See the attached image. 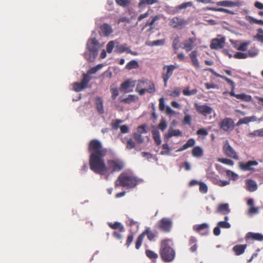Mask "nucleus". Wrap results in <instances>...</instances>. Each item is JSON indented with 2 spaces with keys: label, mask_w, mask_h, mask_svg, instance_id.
<instances>
[{
  "label": "nucleus",
  "mask_w": 263,
  "mask_h": 263,
  "mask_svg": "<svg viewBox=\"0 0 263 263\" xmlns=\"http://www.w3.org/2000/svg\"><path fill=\"white\" fill-rule=\"evenodd\" d=\"M89 152L90 168L96 173L105 175L107 168L103 158L106 155V149L103 148L100 141L94 139L90 142Z\"/></svg>",
  "instance_id": "nucleus-1"
},
{
  "label": "nucleus",
  "mask_w": 263,
  "mask_h": 263,
  "mask_svg": "<svg viewBox=\"0 0 263 263\" xmlns=\"http://www.w3.org/2000/svg\"><path fill=\"white\" fill-rule=\"evenodd\" d=\"M172 241L171 239H165L161 242L160 255L165 261H171L175 258V252L172 248Z\"/></svg>",
  "instance_id": "nucleus-2"
},
{
  "label": "nucleus",
  "mask_w": 263,
  "mask_h": 263,
  "mask_svg": "<svg viewBox=\"0 0 263 263\" xmlns=\"http://www.w3.org/2000/svg\"><path fill=\"white\" fill-rule=\"evenodd\" d=\"M136 82V91L140 96L144 95L146 92L154 93L156 91L154 83L150 80L142 79Z\"/></svg>",
  "instance_id": "nucleus-3"
},
{
  "label": "nucleus",
  "mask_w": 263,
  "mask_h": 263,
  "mask_svg": "<svg viewBox=\"0 0 263 263\" xmlns=\"http://www.w3.org/2000/svg\"><path fill=\"white\" fill-rule=\"evenodd\" d=\"M87 49L89 52L84 54L85 59L90 61H93L98 53V50L100 48L99 42L95 39H90L87 42Z\"/></svg>",
  "instance_id": "nucleus-4"
},
{
  "label": "nucleus",
  "mask_w": 263,
  "mask_h": 263,
  "mask_svg": "<svg viewBox=\"0 0 263 263\" xmlns=\"http://www.w3.org/2000/svg\"><path fill=\"white\" fill-rule=\"evenodd\" d=\"M137 183L136 178L126 173L121 174L116 182V186H123L127 188L135 187Z\"/></svg>",
  "instance_id": "nucleus-5"
},
{
  "label": "nucleus",
  "mask_w": 263,
  "mask_h": 263,
  "mask_svg": "<svg viewBox=\"0 0 263 263\" xmlns=\"http://www.w3.org/2000/svg\"><path fill=\"white\" fill-rule=\"evenodd\" d=\"M123 162L118 159L110 160L107 162V173L121 171L124 167Z\"/></svg>",
  "instance_id": "nucleus-6"
},
{
  "label": "nucleus",
  "mask_w": 263,
  "mask_h": 263,
  "mask_svg": "<svg viewBox=\"0 0 263 263\" xmlns=\"http://www.w3.org/2000/svg\"><path fill=\"white\" fill-rule=\"evenodd\" d=\"M223 151L224 154L230 158H232L235 160H238L239 157L237 155L236 152L235 150L232 148V147L230 145L229 142L226 141L223 147Z\"/></svg>",
  "instance_id": "nucleus-7"
},
{
  "label": "nucleus",
  "mask_w": 263,
  "mask_h": 263,
  "mask_svg": "<svg viewBox=\"0 0 263 263\" xmlns=\"http://www.w3.org/2000/svg\"><path fill=\"white\" fill-rule=\"evenodd\" d=\"M173 222L168 218H163L158 222V227L162 231L169 232L172 227Z\"/></svg>",
  "instance_id": "nucleus-8"
},
{
  "label": "nucleus",
  "mask_w": 263,
  "mask_h": 263,
  "mask_svg": "<svg viewBox=\"0 0 263 263\" xmlns=\"http://www.w3.org/2000/svg\"><path fill=\"white\" fill-rule=\"evenodd\" d=\"M136 81L128 79L122 83L120 86V90L125 92H130L134 90L136 85Z\"/></svg>",
  "instance_id": "nucleus-9"
},
{
  "label": "nucleus",
  "mask_w": 263,
  "mask_h": 263,
  "mask_svg": "<svg viewBox=\"0 0 263 263\" xmlns=\"http://www.w3.org/2000/svg\"><path fill=\"white\" fill-rule=\"evenodd\" d=\"M220 127L224 131L232 130L235 127V124L232 119L226 118L221 122Z\"/></svg>",
  "instance_id": "nucleus-10"
},
{
  "label": "nucleus",
  "mask_w": 263,
  "mask_h": 263,
  "mask_svg": "<svg viewBox=\"0 0 263 263\" xmlns=\"http://www.w3.org/2000/svg\"><path fill=\"white\" fill-rule=\"evenodd\" d=\"M258 163L256 161H249L246 163L240 162L239 163V167L243 171H253L254 167L257 166Z\"/></svg>",
  "instance_id": "nucleus-11"
},
{
  "label": "nucleus",
  "mask_w": 263,
  "mask_h": 263,
  "mask_svg": "<svg viewBox=\"0 0 263 263\" xmlns=\"http://www.w3.org/2000/svg\"><path fill=\"white\" fill-rule=\"evenodd\" d=\"M195 107L197 111L202 114L203 116L206 117L208 115L211 114L213 112H214L213 109L207 105H198L197 104H195Z\"/></svg>",
  "instance_id": "nucleus-12"
},
{
  "label": "nucleus",
  "mask_w": 263,
  "mask_h": 263,
  "mask_svg": "<svg viewBox=\"0 0 263 263\" xmlns=\"http://www.w3.org/2000/svg\"><path fill=\"white\" fill-rule=\"evenodd\" d=\"M224 42V37L214 39L211 41L210 47L211 49H218L222 48L223 47Z\"/></svg>",
  "instance_id": "nucleus-13"
},
{
  "label": "nucleus",
  "mask_w": 263,
  "mask_h": 263,
  "mask_svg": "<svg viewBox=\"0 0 263 263\" xmlns=\"http://www.w3.org/2000/svg\"><path fill=\"white\" fill-rule=\"evenodd\" d=\"M186 24V21L177 17L172 18L170 21V25L174 28H181L185 26Z\"/></svg>",
  "instance_id": "nucleus-14"
},
{
  "label": "nucleus",
  "mask_w": 263,
  "mask_h": 263,
  "mask_svg": "<svg viewBox=\"0 0 263 263\" xmlns=\"http://www.w3.org/2000/svg\"><path fill=\"white\" fill-rule=\"evenodd\" d=\"M245 187L248 191L253 192L257 190V184L256 182L252 179H247L245 181Z\"/></svg>",
  "instance_id": "nucleus-15"
},
{
  "label": "nucleus",
  "mask_w": 263,
  "mask_h": 263,
  "mask_svg": "<svg viewBox=\"0 0 263 263\" xmlns=\"http://www.w3.org/2000/svg\"><path fill=\"white\" fill-rule=\"evenodd\" d=\"M195 41V38H190L184 41L182 44V48L187 52L191 51L193 48V44Z\"/></svg>",
  "instance_id": "nucleus-16"
},
{
  "label": "nucleus",
  "mask_w": 263,
  "mask_h": 263,
  "mask_svg": "<svg viewBox=\"0 0 263 263\" xmlns=\"http://www.w3.org/2000/svg\"><path fill=\"white\" fill-rule=\"evenodd\" d=\"M189 56L191 59L193 66L196 69H199L200 68V65L197 58V51H193L190 53Z\"/></svg>",
  "instance_id": "nucleus-17"
},
{
  "label": "nucleus",
  "mask_w": 263,
  "mask_h": 263,
  "mask_svg": "<svg viewBox=\"0 0 263 263\" xmlns=\"http://www.w3.org/2000/svg\"><path fill=\"white\" fill-rule=\"evenodd\" d=\"M179 136H181V132L179 129H169L167 132L164 135V138L165 140L168 142L172 137Z\"/></svg>",
  "instance_id": "nucleus-18"
},
{
  "label": "nucleus",
  "mask_w": 263,
  "mask_h": 263,
  "mask_svg": "<svg viewBox=\"0 0 263 263\" xmlns=\"http://www.w3.org/2000/svg\"><path fill=\"white\" fill-rule=\"evenodd\" d=\"M257 121V118L255 116H253L251 117H246L240 119L237 123L236 126H240L242 124H247L251 122H255Z\"/></svg>",
  "instance_id": "nucleus-19"
},
{
  "label": "nucleus",
  "mask_w": 263,
  "mask_h": 263,
  "mask_svg": "<svg viewBox=\"0 0 263 263\" xmlns=\"http://www.w3.org/2000/svg\"><path fill=\"white\" fill-rule=\"evenodd\" d=\"M165 68L166 69V72L163 74V78L164 81H167L172 76L173 72L175 69V67L174 65H171L164 66L163 69Z\"/></svg>",
  "instance_id": "nucleus-20"
},
{
  "label": "nucleus",
  "mask_w": 263,
  "mask_h": 263,
  "mask_svg": "<svg viewBox=\"0 0 263 263\" xmlns=\"http://www.w3.org/2000/svg\"><path fill=\"white\" fill-rule=\"evenodd\" d=\"M216 5L217 6L229 7L239 6V4L238 2H232V1H222L217 2L216 3Z\"/></svg>",
  "instance_id": "nucleus-21"
},
{
  "label": "nucleus",
  "mask_w": 263,
  "mask_h": 263,
  "mask_svg": "<svg viewBox=\"0 0 263 263\" xmlns=\"http://www.w3.org/2000/svg\"><path fill=\"white\" fill-rule=\"evenodd\" d=\"M247 245H238L233 247V250L236 255L243 254L247 248Z\"/></svg>",
  "instance_id": "nucleus-22"
},
{
  "label": "nucleus",
  "mask_w": 263,
  "mask_h": 263,
  "mask_svg": "<svg viewBox=\"0 0 263 263\" xmlns=\"http://www.w3.org/2000/svg\"><path fill=\"white\" fill-rule=\"evenodd\" d=\"M192 154L193 157L197 158L201 157L203 155V149L199 146H195L192 149Z\"/></svg>",
  "instance_id": "nucleus-23"
},
{
  "label": "nucleus",
  "mask_w": 263,
  "mask_h": 263,
  "mask_svg": "<svg viewBox=\"0 0 263 263\" xmlns=\"http://www.w3.org/2000/svg\"><path fill=\"white\" fill-rule=\"evenodd\" d=\"M247 237L252 239L263 241V235L260 233L249 232L247 234Z\"/></svg>",
  "instance_id": "nucleus-24"
},
{
  "label": "nucleus",
  "mask_w": 263,
  "mask_h": 263,
  "mask_svg": "<svg viewBox=\"0 0 263 263\" xmlns=\"http://www.w3.org/2000/svg\"><path fill=\"white\" fill-rule=\"evenodd\" d=\"M209 228V225L206 223H203L201 224L198 225H195L193 227L194 230L198 232H201L202 230H205L206 232L204 233V234L208 233V229Z\"/></svg>",
  "instance_id": "nucleus-25"
},
{
  "label": "nucleus",
  "mask_w": 263,
  "mask_h": 263,
  "mask_svg": "<svg viewBox=\"0 0 263 263\" xmlns=\"http://www.w3.org/2000/svg\"><path fill=\"white\" fill-rule=\"evenodd\" d=\"M102 33L105 36L109 35L112 32V29L111 26L107 24H103L101 27Z\"/></svg>",
  "instance_id": "nucleus-26"
},
{
  "label": "nucleus",
  "mask_w": 263,
  "mask_h": 263,
  "mask_svg": "<svg viewBox=\"0 0 263 263\" xmlns=\"http://www.w3.org/2000/svg\"><path fill=\"white\" fill-rule=\"evenodd\" d=\"M195 141L194 139H190L182 147L178 149L176 152H181L194 145Z\"/></svg>",
  "instance_id": "nucleus-27"
},
{
  "label": "nucleus",
  "mask_w": 263,
  "mask_h": 263,
  "mask_svg": "<svg viewBox=\"0 0 263 263\" xmlns=\"http://www.w3.org/2000/svg\"><path fill=\"white\" fill-rule=\"evenodd\" d=\"M152 133L153 138H154L156 143L158 145H160L161 143V137H160V133H159V131L158 130L155 129V130H153Z\"/></svg>",
  "instance_id": "nucleus-28"
},
{
  "label": "nucleus",
  "mask_w": 263,
  "mask_h": 263,
  "mask_svg": "<svg viewBox=\"0 0 263 263\" xmlns=\"http://www.w3.org/2000/svg\"><path fill=\"white\" fill-rule=\"evenodd\" d=\"M259 54V50L257 48L254 47L248 50L247 53V58H253L256 57Z\"/></svg>",
  "instance_id": "nucleus-29"
},
{
  "label": "nucleus",
  "mask_w": 263,
  "mask_h": 263,
  "mask_svg": "<svg viewBox=\"0 0 263 263\" xmlns=\"http://www.w3.org/2000/svg\"><path fill=\"white\" fill-rule=\"evenodd\" d=\"M118 44L119 43L116 41H109L106 45L107 52L109 53H111L115 46Z\"/></svg>",
  "instance_id": "nucleus-30"
},
{
  "label": "nucleus",
  "mask_w": 263,
  "mask_h": 263,
  "mask_svg": "<svg viewBox=\"0 0 263 263\" xmlns=\"http://www.w3.org/2000/svg\"><path fill=\"white\" fill-rule=\"evenodd\" d=\"M251 44L250 41L241 43L238 47L234 46V48L238 50L245 51L247 49L248 46Z\"/></svg>",
  "instance_id": "nucleus-31"
},
{
  "label": "nucleus",
  "mask_w": 263,
  "mask_h": 263,
  "mask_svg": "<svg viewBox=\"0 0 263 263\" xmlns=\"http://www.w3.org/2000/svg\"><path fill=\"white\" fill-rule=\"evenodd\" d=\"M96 105L98 111L100 114L104 113V108L103 105V100L101 98H98L96 100Z\"/></svg>",
  "instance_id": "nucleus-32"
},
{
  "label": "nucleus",
  "mask_w": 263,
  "mask_h": 263,
  "mask_svg": "<svg viewBox=\"0 0 263 263\" xmlns=\"http://www.w3.org/2000/svg\"><path fill=\"white\" fill-rule=\"evenodd\" d=\"M236 98L241 100L249 102L252 99V97L250 95H246L245 93L238 94L236 96Z\"/></svg>",
  "instance_id": "nucleus-33"
},
{
  "label": "nucleus",
  "mask_w": 263,
  "mask_h": 263,
  "mask_svg": "<svg viewBox=\"0 0 263 263\" xmlns=\"http://www.w3.org/2000/svg\"><path fill=\"white\" fill-rule=\"evenodd\" d=\"M137 97L134 95H129L126 98L122 99L121 100V102H123L126 104H130L136 101Z\"/></svg>",
  "instance_id": "nucleus-34"
},
{
  "label": "nucleus",
  "mask_w": 263,
  "mask_h": 263,
  "mask_svg": "<svg viewBox=\"0 0 263 263\" xmlns=\"http://www.w3.org/2000/svg\"><path fill=\"white\" fill-rule=\"evenodd\" d=\"M139 67V64L138 62L136 60H132L128 62L125 68L127 69H132L135 68H137Z\"/></svg>",
  "instance_id": "nucleus-35"
},
{
  "label": "nucleus",
  "mask_w": 263,
  "mask_h": 263,
  "mask_svg": "<svg viewBox=\"0 0 263 263\" xmlns=\"http://www.w3.org/2000/svg\"><path fill=\"white\" fill-rule=\"evenodd\" d=\"M183 94L186 96H190L191 95H195L197 92L196 89H192V90H189V87H186L183 90Z\"/></svg>",
  "instance_id": "nucleus-36"
},
{
  "label": "nucleus",
  "mask_w": 263,
  "mask_h": 263,
  "mask_svg": "<svg viewBox=\"0 0 263 263\" xmlns=\"http://www.w3.org/2000/svg\"><path fill=\"white\" fill-rule=\"evenodd\" d=\"M109 225L113 229H119L121 231L124 230L123 226L120 222H116L114 223H109Z\"/></svg>",
  "instance_id": "nucleus-37"
},
{
  "label": "nucleus",
  "mask_w": 263,
  "mask_h": 263,
  "mask_svg": "<svg viewBox=\"0 0 263 263\" xmlns=\"http://www.w3.org/2000/svg\"><path fill=\"white\" fill-rule=\"evenodd\" d=\"M164 43L165 40L161 39L150 42L149 43H147V45L150 46H161L164 45Z\"/></svg>",
  "instance_id": "nucleus-38"
},
{
  "label": "nucleus",
  "mask_w": 263,
  "mask_h": 263,
  "mask_svg": "<svg viewBox=\"0 0 263 263\" xmlns=\"http://www.w3.org/2000/svg\"><path fill=\"white\" fill-rule=\"evenodd\" d=\"M90 78L89 76V75L84 73V74H83V79H82L81 83L85 88L87 87V84L89 83V82L90 81Z\"/></svg>",
  "instance_id": "nucleus-39"
},
{
  "label": "nucleus",
  "mask_w": 263,
  "mask_h": 263,
  "mask_svg": "<svg viewBox=\"0 0 263 263\" xmlns=\"http://www.w3.org/2000/svg\"><path fill=\"white\" fill-rule=\"evenodd\" d=\"M218 210L219 212L226 211L227 213L230 212L229 204L228 203H222L219 205Z\"/></svg>",
  "instance_id": "nucleus-40"
},
{
  "label": "nucleus",
  "mask_w": 263,
  "mask_h": 263,
  "mask_svg": "<svg viewBox=\"0 0 263 263\" xmlns=\"http://www.w3.org/2000/svg\"><path fill=\"white\" fill-rule=\"evenodd\" d=\"M168 94L172 97L176 98L180 96V91L179 88H175L173 91H168Z\"/></svg>",
  "instance_id": "nucleus-41"
},
{
  "label": "nucleus",
  "mask_w": 263,
  "mask_h": 263,
  "mask_svg": "<svg viewBox=\"0 0 263 263\" xmlns=\"http://www.w3.org/2000/svg\"><path fill=\"white\" fill-rule=\"evenodd\" d=\"M254 38L258 41L263 43V29L259 28L258 29L257 34L254 36Z\"/></svg>",
  "instance_id": "nucleus-42"
},
{
  "label": "nucleus",
  "mask_w": 263,
  "mask_h": 263,
  "mask_svg": "<svg viewBox=\"0 0 263 263\" xmlns=\"http://www.w3.org/2000/svg\"><path fill=\"white\" fill-rule=\"evenodd\" d=\"M134 138L136 141L139 143H142L144 142V138L142 136L141 134L139 133H134L133 134Z\"/></svg>",
  "instance_id": "nucleus-43"
},
{
  "label": "nucleus",
  "mask_w": 263,
  "mask_h": 263,
  "mask_svg": "<svg viewBox=\"0 0 263 263\" xmlns=\"http://www.w3.org/2000/svg\"><path fill=\"white\" fill-rule=\"evenodd\" d=\"M227 175L233 180H236L238 178V175L235 172L230 170L226 171Z\"/></svg>",
  "instance_id": "nucleus-44"
},
{
  "label": "nucleus",
  "mask_w": 263,
  "mask_h": 263,
  "mask_svg": "<svg viewBox=\"0 0 263 263\" xmlns=\"http://www.w3.org/2000/svg\"><path fill=\"white\" fill-rule=\"evenodd\" d=\"M142 233H144V236L147 235L148 239L149 240H152L155 237V235L151 231L149 228H147Z\"/></svg>",
  "instance_id": "nucleus-45"
},
{
  "label": "nucleus",
  "mask_w": 263,
  "mask_h": 263,
  "mask_svg": "<svg viewBox=\"0 0 263 263\" xmlns=\"http://www.w3.org/2000/svg\"><path fill=\"white\" fill-rule=\"evenodd\" d=\"M218 161L230 166H233L234 165V162L232 160L227 158H219L218 159Z\"/></svg>",
  "instance_id": "nucleus-46"
},
{
  "label": "nucleus",
  "mask_w": 263,
  "mask_h": 263,
  "mask_svg": "<svg viewBox=\"0 0 263 263\" xmlns=\"http://www.w3.org/2000/svg\"><path fill=\"white\" fill-rule=\"evenodd\" d=\"M140 2L139 3V5L140 6L143 5H152L158 2V0H139Z\"/></svg>",
  "instance_id": "nucleus-47"
},
{
  "label": "nucleus",
  "mask_w": 263,
  "mask_h": 263,
  "mask_svg": "<svg viewBox=\"0 0 263 263\" xmlns=\"http://www.w3.org/2000/svg\"><path fill=\"white\" fill-rule=\"evenodd\" d=\"M84 88V87L82 85L81 83L76 82L73 84V89L75 91L79 92L82 90Z\"/></svg>",
  "instance_id": "nucleus-48"
},
{
  "label": "nucleus",
  "mask_w": 263,
  "mask_h": 263,
  "mask_svg": "<svg viewBox=\"0 0 263 263\" xmlns=\"http://www.w3.org/2000/svg\"><path fill=\"white\" fill-rule=\"evenodd\" d=\"M144 237V233H142L139 236L136 243V248L139 249L142 244L143 238Z\"/></svg>",
  "instance_id": "nucleus-49"
},
{
  "label": "nucleus",
  "mask_w": 263,
  "mask_h": 263,
  "mask_svg": "<svg viewBox=\"0 0 263 263\" xmlns=\"http://www.w3.org/2000/svg\"><path fill=\"white\" fill-rule=\"evenodd\" d=\"M136 147L135 142L132 138H129L126 143V147L128 149H132Z\"/></svg>",
  "instance_id": "nucleus-50"
},
{
  "label": "nucleus",
  "mask_w": 263,
  "mask_h": 263,
  "mask_svg": "<svg viewBox=\"0 0 263 263\" xmlns=\"http://www.w3.org/2000/svg\"><path fill=\"white\" fill-rule=\"evenodd\" d=\"M167 142L166 141V143L163 144L162 145L163 151L161 152V154L162 155H169L170 153V148L167 144Z\"/></svg>",
  "instance_id": "nucleus-51"
},
{
  "label": "nucleus",
  "mask_w": 263,
  "mask_h": 263,
  "mask_svg": "<svg viewBox=\"0 0 263 263\" xmlns=\"http://www.w3.org/2000/svg\"><path fill=\"white\" fill-rule=\"evenodd\" d=\"M167 126V123L164 119L162 118L158 125V128L162 131L164 130Z\"/></svg>",
  "instance_id": "nucleus-52"
},
{
  "label": "nucleus",
  "mask_w": 263,
  "mask_h": 263,
  "mask_svg": "<svg viewBox=\"0 0 263 263\" xmlns=\"http://www.w3.org/2000/svg\"><path fill=\"white\" fill-rule=\"evenodd\" d=\"M110 91L111 92V98L115 100L117 97L119 95L118 89L117 87L111 86Z\"/></svg>",
  "instance_id": "nucleus-53"
},
{
  "label": "nucleus",
  "mask_w": 263,
  "mask_h": 263,
  "mask_svg": "<svg viewBox=\"0 0 263 263\" xmlns=\"http://www.w3.org/2000/svg\"><path fill=\"white\" fill-rule=\"evenodd\" d=\"M128 48H127L125 45H122L121 46H118V44L116 45V48L115 51L117 52L122 53L125 51H128Z\"/></svg>",
  "instance_id": "nucleus-54"
},
{
  "label": "nucleus",
  "mask_w": 263,
  "mask_h": 263,
  "mask_svg": "<svg viewBox=\"0 0 263 263\" xmlns=\"http://www.w3.org/2000/svg\"><path fill=\"white\" fill-rule=\"evenodd\" d=\"M145 253L146 256L151 259H156L158 257V255L151 250H146Z\"/></svg>",
  "instance_id": "nucleus-55"
},
{
  "label": "nucleus",
  "mask_w": 263,
  "mask_h": 263,
  "mask_svg": "<svg viewBox=\"0 0 263 263\" xmlns=\"http://www.w3.org/2000/svg\"><path fill=\"white\" fill-rule=\"evenodd\" d=\"M247 20L249 21L251 23H255L257 24L263 25V21L256 20L250 16H247Z\"/></svg>",
  "instance_id": "nucleus-56"
},
{
  "label": "nucleus",
  "mask_w": 263,
  "mask_h": 263,
  "mask_svg": "<svg viewBox=\"0 0 263 263\" xmlns=\"http://www.w3.org/2000/svg\"><path fill=\"white\" fill-rule=\"evenodd\" d=\"M214 183L220 186H224L230 184V182L228 181L221 180L218 179H216L215 181L214 180Z\"/></svg>",
  "instance_id": "nucleus-57"
},
{
  "label": "nucleus",
  "mask_w": 263,
  "mask_h": 263,
  "mask_svg": "<svg viewBox=\"0 0 263 263\" xmlns=\"http://www.w3.org/2000/svg\"><path fill=\"white\" fill-rule=\"evenodd\" d=\"M233 57L238 59H245L247 58V53L238 52L233 55Z\"/></svg>",
  "instance_id": "nucleus-58"
},
{
  "label": "nucleus",
  "mask_w": 263,
  "mask_h": 263,
  "mask_svg": "<svg viewBox=\"0 0 263 263\" xmlns=\"http://www.w3.org/2000/svg\"><path fill=\"white\" fill-rule=\"evenodd\" d=\"M199 184L200 185V187H199L200 192L203 194L206 193L208 191L207 185L203 182H199Z\"/></svg>",
  "instance_id": "nucleus-59"
},
{
  "label": "nucleus",
  "mask_w": 263,
  "mask_h": 263,
  "mask_svg": "<svg viewBox=\"0 0 263 263\" xmlns=\"http://www.w3.org/2000/svg\"><path fill=\"white\" fill-rule=\"evenodd\" d=\"M217 225L219 228H222L229 229L231 227V224L227 221H219Z\"/></svg>",
  "instance_id": "nucleus-60"
},
{
  "label": "nucleus",
  "mask_w": 263,
  "mask_h": 263,
  "mask_svg": "<svg viewBox=\"0 0 263 263\" xmlns=\"http://www.w3.org/2000/svg\"><path fill=\"white\" fill-rule=\"evenodd\" d=\"M250 134L254 136L263 137V128L254 130Z\"/></svg>",
  "instance_id": "nucleus-61"
},
{
  "label": "nucleus",
  "mask_w": 263,
  "mask_h": 263,
  "mask_svg": "<svg viewBox=\"0 0 263 263\" xmlns=\"http://www.w3.org/2000/svg\"><path fill=\"white\" fill-rule=\"evenodd\" d=\"M116 3L120 6H126L128 5L130 3V0H116Z\"/></svg>",
  "instance_id": "nucleus-62"
},
{
  "label": "nucleus",
  "mask_w": 263,
  "mask_h": 263,
  "mask_svg": "<svg viewBox=\"0 0 263 263\" xmlns=\"http://www.w3.org/2000/svg\"><path fill=\"white\" fill-rule=\"evenodd\" d=\"M192 6V3L191 2H189L183 3L181 5H179L177 7V8L180 10H181V9H185L186 8H187L188 7H191Z\"/></svg>",
  "instance_id": "nucleus-63"
},
{
  "label": "nucleus",
  "mask_w": 263,
  "mask_h": 263,
  "mask_svg": "<svg viewBox=\"0 0 263 263\" xmlns=\"http://www.w3.org/2000/svg\"><path fill=\"white\" fill-rule=\"evenodd\" d=\"M258 208L254 206H251L249 209V213L250 214H256L258 213Z\"/></svg>",
  "instance_id": "nucleus-64"
}]
</instances>
